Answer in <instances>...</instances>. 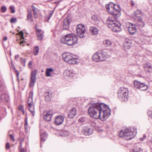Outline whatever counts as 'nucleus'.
Listing matches in <instances>:
<instances>
[{"mask_svg":"<svg viewBox=\"0 0 152 152\" xmlns=\"http://www.w3.org/2000/svg\"><path fill=\"white\" fill-rule=\"evenodd\" d=\"M88 111L91 117L99 118L102 121L106 120L109 117L110 113L107 105L103 103H98L92 102Z\"/></svg>","mask_w":152,"mask_h":152,"instance_id":"nucleus-1","label":"nucleus"},{"mask_svg":"<svg viewBox=\"0 0 152 152\" xmlns=\"http://www.w3.org/2000/svg\"><path fill=\"white\" fill-rule=\"evenodd\" d=\"M117 18L114 17H109L106 21L108 26L113 31L116 32H120L122 30L121 23L115 21Z\"/></svg>","mask_w":152,"mask_h":152,"instance_id":"nucleus-2","label":"nucleus"},{"mask_svg":"<svg viewBox=\"0 0 152 152\" xmlns=\"http://www.w3.org/2000/svg\"><path fill=\"white\" fill-rule=\"evenodd\" d=\"M107 11L112 15L113 17L118 18L120 16L119 6L111 2L105 6Z\"/></svg>","mask_w":152,"mask_h":152,"instance_id":"nucleus-3","label":"nucleus"},{"mask_svg":"<svg viewBox=\"0 0 152 152\" xmlns=\"http://www.w3.org/2000/svg\"><path fill=\"white\" fill-rule=\"evenodd\" d=\"M78 39L77 36L73 34H69L61 39L62 43L69 46H73L77 43Z\"/></svg>","mask_w":152,"mask_h":152,"instance_id":"nucleus-4","label":"nucleus"},{"mask_svg":"<svg viewBox=\"0 0 152 152\" xmlns=\"http://www.w3.org/2000/svg\"><path fill=\"white\" fill-rule=\"evenodd\" d=\"M136 134V132L134 129H126L124 131H121L119 134L120 137H123L127 140L133 138Z\"/></svg>","mask_w":152,"mask_h":152,"instance_id":"nucleus-5","label":"nucleus"},{"mask_svg":"<svg viewBox=\"0 0 152 152\" xmlns=\"http://www.w3.org/2000/svg\"><path fill=\"white\" fill-rule=\"evenodd\" d=\"M118 96L121 101H126L128 98V89L124 88H120L118 92Z\"/></svg>","mask_w":152,"mask_h":152,"instance_id":"nucleus-6","label":"nucleus"},{"mask_svg":"<svg viewBox=\"0 0 152 152\" xmlns=\"http://www.w3.org/2000/svg\"><path fill=\"white\" fill-rule=\"evenodd\" d=\"M77 34L80 38H83L84 37V34L86 31L85 27L82 24H78L76 28Z\"/></svg>","mask_w":152,"mask_h":152,"instance_id":"nucleus-7","label":"nucleus"},{"mask_svg":"<svg viewBox=\"0 0 152 152\" xmlns=\"http://www.w3.org/2000/svg\"><path fill=\"white\" fill-rule=\"evenodd\" d=\"M32 100V96L29 97L28 100V108L33 116L35 115L34 107Z\"/></svg>","mask_w":152,"mask_h":152,"instance_id":"nucleus-8","label":"nucleus"},{"mask_svg":"<svg viewBox=\"0 0 152 152\" xmlns=\"http://www.w3.org/2000/svg\"><path fill=\"white\" fill-rule=\"evenodd\" d=\"M134 86L136 88L141 91H145L148 88V86L144 83L135 81L134 82Z\"/></svg>","mask_w":152,"mask_h":152,"instance_id":"nucleus-9","label":"nucleus"},{"mask_svg":"<svg viewBox=\"0 0 152 152\" xmlns=\"http://www.w3.org/2000/svg\"><path fill=\"white\" fill-rule=\"evenodd\" d=\"M37 74V71L36 70H35L31 72L29 83V86L30 87H33L36 82Z\"/></svg>","mask_w":152,"mask_h":152,"instance_id":"nucleus-10","label":"nucleus"},{"mask_svg":"<svg viewBox=\"0 0 152 152\" xmlns=\"http://www.w3.org/2000/svg\"><path fill=\"white\" fill-rule=\"evenodd\" d=\"M72 21V19L69 17H67L65 19L63 22V29L68 30L69 28L70 23Z\"/></svg>","mask_w":152,"mask_h":152,"instance_id":"nucleus-11","label":"nucleus"},{"mask_svg":"<svg viewBox=\"0 0 152 152\" xmlns=\"http://www.w3.org/2000/svg\"><path fill=\"white\" fill-rule=\"evenodd\" d=\"M8 99V95L4 94L2 86H0V100L1 99L5 101H7Z\"/></svg>","mask_w":152,"mask_h":152,"instance_id":"nucleus-12","label":"nucleus"},{"mask_svg":"<svg viewBox=\"0 0 152 152\" xmlns=\"http://www.w3.org/2000/svg\"><path fill=\"white\" fill-rule=\"evenodd\" d=\"M64 120V117L61 115L56 116L55 118V123L57 125H59L62 124Z\"/></svg>","mask_w":152,"mask_h":152,"instance_id":"nucleus-13","label":"nucleus"},{"mask_svg":"<svg viewBox=\"0 0 152 152\" xmlns=\"http://www.w3.org/2000/svg\"><path fill=\"white\" fill-rule=\"evenodd\" d=\"M64 61L66 63L70 64H73L77 63V58H63Z\"/></svg>","mask_w":152,"mask_h":152,"instance_id":"nucleus-14","label":"nucleus"},{"mask_svg":"<svg viewBox=\"0 0 152 152\" xmlns=\"http://www.w3.org/2000/svg\"><path fill=\"white\" fill-rule=\"evenodd\" d=\"M128 31L131 34H134L136 31L135 26L133 24L130 23L128 27Z\"/></svg>","mask_w":152,"mask_h":152,"instance_id":"nucleus-15","label":"nucleus"},{"mask_svg":"<svg viewBox=\"0 0 152 152\" xmlns=\"http://www.w3.org/2000/svg\"><path fill=\"white\" fill-rule=\"evenodd\" d=\"M53 113V111L51 110L48 111L44 116V119L48 121H50Z\"/></svg>","mask_w":152,"mask_h":152,"instance_id":"nucleus-16","label":"nucleus"},{"mask_svg":"<svg viewBox=\"0 0 152 152\" xmlns=\"http://www.w3.org/2000/svg\"><path fill=\"white\" fill-rule=\"evenodd\" d=\"M36 34L37 38L39 40H42L43 39L44 36V32L41 30L37 29L36 30Z\"/></svg>","mask_w":152,"mask_h":152,"instance_id":"nucleus-17","label":"nucleus"},{"mask_svg":"<svg viewBox=\"0 0 152 152\" xmlns=\"http://www.w3.org/2000/svg\"><path fill=\"white\" fill-rule=\"evenodd\" d=\"M76 114V110L75 108H72L69 111L68 117L71 118H73Z\"/></svg>","mask_w":152,"mask_h":152,"instance_id":"nucleus-18","label":"nucleus"},{"mask_svg":"<svg viewBox=\"0 0 152 152\" xmlns=\"http://www.w3.org/2000/svg\"><path fill=\"white\" fill-rule=\"evenodd\" d=\"M47 134L45 132H43L42 130L40 131V136L41 139V143L42 142L45 140L47 137Z\"/></svg>","mask_w":152,"mask_h":152,"instance_id":"nucleus-19","label":"nucleus"},{"mask_svg":"<svg viewBox=\"0 0 152 152\" xmlns=\"http://www.w3.org/2000/svg\"><path fill=\"white\" fill-rule=\"evenodd\" d=\"M134 14L135 18L136 19H138L139 18H140L142 15V12L141 10H137L134 12Z\"/></svg>","mask_w":152,"mask_h":152,"instance_id":"nucleus-20","label":"nucleus"},{"mask_svg":"<svg viewBox=\"0 0 152 152\" xmlns=\"http://www.w3.org/2000/svg\"><path fill=\"white\" fill-rule=\"evenodd\" d=\"M52 94L49 92H46L45 93V100L46 101H50L52 97Z\"/></svg>","mask_w":152,"mask_h":152,"instance_id":"nucleus-21","label":"nucleus"},{"mask_svg":"<svg viewBox=\"0 0 152 152\" xmlns=\"http://www.w3.org/2000/svg\"><path fill=\"white\" fill-rule=\"evenodd\" d=\"M103 44L106 47H110L112 44V42L109 40H104L103 41Z\"/></svg>","mask_w":152,"mask_h":152,"instance_id":"nucleus-22","label":"nucleus"},{"mask_svg":"<svg viewBox=\"0 0 152 152\" xmlns=\"http://www.w3.org/2000/svg\"><path fill=\"white\" fill-rule=\"evenodd\" d=\"M131 44L128 41H126L124 42L123 48L125 50L129 49L130 48Z\"/></svg>","mask_w":152,"mask_h":152,"instance_id":"nucleus-23","label":"nucleus"},{"mask_svg":"<svg viewBox=\"0 0 152 152\" xmlns=\"http://www.w3.org/2000/svg\"><path fill=\"white\" fill-rule=\"evenodd\" d=\"M137 25L139 27V28H142L143 27L145 26L144 23L142 21L141 19H139L138 20V22L137 23Z\"/></svg>","mask_w":152,"mask_h":152,"instance_id":"nucleus-24","label":"nucleus"},{"mask_svg":"<svg viewBox=\"0 0 152 152\" xmlns=\"http://www.w3.org/2000/svg\"><path fill=\"white\" fill-rule=\"evenodd\" d=\"M90 30L92 34H96L98 32V29L95 27H91L90 28Z\"/></svg>","mask_w":152,"mask_h":152,"instance_id":"nucleus-25","label":"nucleus"},{"mask_svg":"<svg viewBox=\"0 0 152 152\" xmlns=\"http://www.w3.org/2000/svg\"><path fill=\"white\" fill-rule=\"evenodd\" d=\"M92 20L94 23L95 24H97L99 22V20L97 16L96 15H93L91 18Z\"/></svg>","mask_w":152,"mask_h":152,"instance_id":"nucleus-26","label":"nucleus"},{"mask_svg":"<svg viewBox=\"0 0 152 152\" xmlns=\"http://www.w3.org/2000/svg\"><path fill=\"white\" fill-rule=\"evenodd\" d=\"M53 69L52 68H47L46 71V76L47 77L52 76V75L50 73L51 72H53Z\"/></svg>","mask_w":152,"mask_h":152,"instance_id":"nucleus-27","label":"nucleus"},{"mask_svg":"<svg viewBox=\"0 0 152 152\" xmlns=\"http://www.w3.org/2000/svg\"><path fill=\"white\" fill-rule=\"evenodd\" d=\"M92 58L94 61L96 62L102 61L106 59V58Z\"/></svg>","mask_w":152,"mask_h":152,"instance_id":"nucleus-28","label":"nucleus"},{"mask_svg":"<svg viewBox=\"0 0 152 152\" xmlns=\"http://www.w3.org/2000/svg\"><path fill=\"white\" fill-rule=\"evenodd\" d=\"M101 56L102 57H105V55L103 54L102 53H99L98 52H97L94 54L92 57H101Z\"/></svg>","mask_w":152,"mask_h":152,"instance_id":"nucleus-29","label":"nucleus"},{"mask_svg":"<svg viewBox=\"0 0 152 152\" xmlns=\"http://www.w3.org/2000/svg\"><path fill=\"white\" fill-rule=\"evenodd\" d=\"M79 121L83 123H88L89 121L87 118L83 117L79 119Z\"/></svg>","mask_w":152,"mask_h":152,"instance_id":"nucleus-30","label":"nucleus"},{"mask_svg":"<svg viewBox=\"0 0 152 152\" xmlns=\"http://www.w3.org/2000/svg\"><path fill=\"white\" fill-rule=\"evenodd\" d=\"M72 72V71L71 70H67L64 71V75L65 76L70 77L71 75L69 74V72Z\"/></svg>","mask_w":152,"mask_h":152,"instance_id":"nucleus-31","label":"nucleus"},{"mask_svg":"<svg viewBox=\"0 0 152 152\" xmlns=\"http://www.w3.org/2000/svg\"><path fill=\"white\" fill-rule=\"evenodd\" d=\"M132 152H143L142 149L139 147H136L134 148Z\"/></svg>","mask_w":152,"mask_h":152,"instance_id":"nucleus-32","label":"nucleus"},{"mask_svg":"<svg viewBox=\"0 0 152 152\" xmlns=\"http://www.w3.org/2000/svg\"><path fill=\"white\" fill-rule=\"evenodd\" d=\"M32 16L31 12H29L27 15V20H31V22H33V19L32 18Z\"/></svg>","mask_w":152,"mask_h":152,"instance_id":"nucleus-33","label":"nucleus"},{"mask_svg":"<svg viewBox=\"0 0 152 152\" xmlns=\"http://www.w3.org/2000/svg\"><path fill=\"white\" fill-rule=\"evenodd\" d=\"M39 51V48L38 47L36 46L34 49V54L35 55H36L38 53Z\"/></svg>","mask_w":152,"mask_h":152,"instance_id":"nucleus-34","label":"nucleus"},{"mask_svg":"<svg viewBox=\"0 0 152 152\" xmlns=\"http://www.w3.org/2000/svg\"><path fill=\"white\" fill-rule=\"evenodd\" d=\"M18 109L19 110L22 111L23 114L24 115L25 113V112L24 110V108L23 107L22 105H20L18 107Z\"/></svg>","mask_w":152,"mask_h":152,"instance_id":"nucleus-35","label":"nucleus"},{"mask_svg":"<svg viewBox=\"0 0 152 152\" xmlns=\"http://www.w3.org/2000/svg\"><path fill=\"white\" fill-rule=\"evenodd\" d=\"M10 8L11 10V12L14 13L15 12V10L14 9L15 8L14 6H10Z\"/></svg>","mask_w":152,"mask_h":152,"instance_id":"nucleus-36","label":"nucleus"},{"mask_svg":"<svg viewBox=\"0 0 152 152\" xmlns=\"http://www.w3.org/2000/svg\"><path fill=\"white\" fill-rule=\"evenodd\" d=\"M1 10L2 12H4L6 11L7 8L5 6H3L1 7Z\"/></svg>","mask_w":152,"mask_h":152,"instance_id":"nucleus-37","label":"nucleus"},{"mask_svg":"<svg viewBox=\"0 0 152 152\" xmlns=\"http://www.w3.org/2000/svg\"><path fill=\"white\" fill-rule=\"evenodd\" d=\"M17 21V20L16 18H12L10 20V22L12 23H15Z\"/></svg>","mask_w":152,"mask_h":152,"instance_id":"nucleus-38","label":"nucleus"},{"mask_svg":"<svg viewBox=\"0 0 152 152\" xmlns=\"http://www.w3.org/2000/svg\"><path fill=\"white\" fill-rule=\"evenodd\" d=\"M53 10L50 11L49 13V16L48 17V20H49L50 19V18L51 17L52 15H53Z\"/></svg>","mask_w":152,"mask_h":152,"instance_id":"nucleus-39","label":"nucleus"},{"mask_svg":"<svg viewBox=\"0 0 152 152\" xmlns=\"http://www.w3.org/2000/svg\"><path fill=\"white\" fill-rule=\"evenodd\" d=\"M148 115L151 117L152 118V111L149 110L148 111Z\"/></svg>","mask_w":152,"mask_h":152,"instance_id":"nucleus-40","label":"nucleus"},{"mask_svg":"<svg viewBox=\"0 0 152 152\" xmlns=\"http://www.w3.org/2000/svg\"><path fill=\"white\" fill-rule=\"evenodd\" d=\"M10 138L11 140H12L13 142L15 141V139L13 136L12 134L10 135Z\"/></svg>","mask_w":152,"mask_h":152,"instance_id":"nucleus-41","label":"nucleus"},{"mask_svg":"<svg viewBox=\"0 0 152 152\" xmlns=\"http://www.w3.org/2000/svg\"><path fill=\"white\" fill-rule=\"evenodd\" d=\"M144 68H151L152 69V66H150V65H148V64H147L146 65V66H144Z\"/></svg>","mask_w":152,"mask_h":152,"instance_id":"nucleus-42","label":"nucleus"},{"mask_svg":"<svg viewBox=\"0 0 152 152\" xmlns=\"http://www.w3.org/2000/svg\"><path fill=\"white\" fill-rule=\"evenodd\" d=\"M10 145L9 142H7L6 144V149H9L10 148Z\"/></svg>","mask_w":152,"mask_h":152,"instance_id":"nucleus-43","label":"nucleus"},{"mask_svg":"<svg viewBox=\"0 0 152 152\" xmlns=\"http://www.w3.org/2000/svg\"><path fill=\"white\" fill-rule=\"evenodd\" d=\"M19 34L21 35V37L23 39H24V37H23V33L22 31H20L19 33Z\"/></svg>","mask_w":152,"mask_h":152,"instance_id":"nucleus-44","label":"nucleus"},{"mask_svg":"<svg viewBox=\"0 0 152 152\" xmlns=\"http://www.w3.org/2000/svg\"><path fill=\"white\" fill-rule=\"evenodd\" d=\"M60 136H61L63 137H65L66 136L65 134H64V133H61L59 134Z\"/></svg>","mask_w":152,"mask_h":152,"instance_id":"nucleus-45","label":"nucleus"},{"mask_svg":"<svg viewBox=\"0 0 152 152\" xmlns=\"http://www.w3.org/2000/svg\"><path fill=\"white\" fill-rule=\"evenodd\" d=\"M20 152H25V150L24 149L22 148H19Z\"/></svg>","mask_w":152,"mask_h":152,"instance_id":"nucleus-46","label":"nucleus"},{"mask_svg":"<svg viewBox=\"0 0 152 152\" xmlns=\"http://www.w3.org/2000/svg\"><path fill=\"white\" fill-rule=\"evenodd\" d=\"M31 7L32 8V10L34 11V12L36 11L37 9L33 5H32L31 6Z\"/></svg>","mask_w":152,"mask_h":152,"instance_id":"nucleus-47","label":"nucleus"},{"mask_svg":"<svg viewBox=\"0 0 152 152\" xmlns=\"http://www.w3.org/2000/svg\"><path fill=\"white\" fill-rule=\"evenodd\" d=\"M15 73H16V75H17V77L18 78V77H19V72H18V71H16V72H15Z\"/></svg>","mask_w":152,"mask_h":152,"instance_id":"nucleus-48","label":"nucleus"},{"mask_svg":"<svg viewBox=\"0 0 152 152\" xmlns=\"http://www.w3.org/2000/svg\"><path fill=\"white\" fill-rule=\"evenodd\" d=\"M131 6L132 7H133L134 5V3L133 2V1H131Z\"/></svg>","mask_w":152,"mask_h":152,"instance_id":"nucleus-49","label":"nucleus"},{"mask_svg":"<svg viewBox=\"0 0 152 152\" xmlns=\"http://www.w3.org/2000/svg\"><path fill=\"white\" fill-rule=\"evenodd\" d=\"M64 56V57H66L67 56L66 55V53H64L62 54V56Z\"/></svg>","mask_w":152,"mask_h":152,"instance_id":"nucleus-50","label":"nucleus"},{"mask_svg":"<svg viewBox=\"0 0 152 152\" xmlns=\"http://www.w3.org/2000/svg\"><path fill=\"white\" fill-rule=\"evenodd\" d=\"M32 64V61H30L29 62V63L28 64V65L29 66H30Z\"/></svg>","mask_w":152,"mask_h":152,"instance_id":"nucleus-51","label":"nucleus"},{"mask_svg":"<svg viewBox=\"0 0 152 152\" xmlns=\"http://www.w3.org/2000/svg\"><path fill=\"white\" fill-rule=\"evenodd\" d=\"M22 142H20V145L19 146V148H22Z\"/></svg>","mask_w":152,"mask_h":152,"instance_id":"nucleus-52","label":"nucleus"},{"mask_svg":"<svg viewBox=\"0 0 152 152\" xmlns=\"http://www.w3.org/2000/svg\"><path fill=\"white\" fill-rule=\"evenodd\" d=\"M91 129L90 128H88V130H87V129H86V132H87L88 133H89L90 130Z\"/></svg>","mask_w":152,"mask_h":152,"instance_id":"nucleus-53","label":"nucleus"},{"mask_svg":"<svg viewBox=\"0 0 152 152\" xmlns=\"http://www.w3.org/2000/svg\"><path fill=\"white\" fill-rule=\"evenodd\" d=\"M24 141V138H22V139H21L20 140V142H22Z\"/></svg>","mask_w":152,"mask_h":152,"instance_id":"nucleus-54","label":"nucleus"},{"mask_svg":"<svg viewBox=\"0 0 152 152\" xmlns=\"http://www.w3.org/2000/svg\"><path fill=\"white\" fill-rule=\"evenodd\" d=\"M27 127H28V126L26 125V124H25V127L26 131V129H27Z\"/></svg>","mask_w":152,"mask_h":152,"instance_id":"nucleus-55","label":"nucleus"},{"mask_svg":"<svg viewBox=\"0 0 152 152\" xmlns=\"http://www.w3.org/2000/svg\"><path fill=\"white\" fill-rule=\"evenodd\" d=\"M7 37H4V40L6 41L7 40Z\"/></svg>","mask_w":152,"mask_h":152,"instance_id":"nucleus-56","label":"nucleus"},{"mask_svg":"<svg viewBox=\"0 0 152 152\" xmlns=\"http://www.w3.org/2000/svg\"><path fill=\"white\" fill-rule=\"evenodd\" d=\"M144 139H143V137L142 138H141L140 139V141H143V140H144Z\"/></svg>","mask_w":152,"mask_h":152,"instance_id":"nucleus-57","label":"nucleus"},{"mask_svg":"<svg viewBox=\"0 0 152 152\" xmlns=\"http://www.w3.org/2000/svg\"><path fill=\"white\" fill-rule=\"evenodd\" d=\"M34 15V17L35 18H37V17H38L37 14H36V15Z\"/></svg>","mask_w":152,"mask_h":152,"instance_id":"nucleus-58","label":"nucleus"},{"mask_svg":"<svg viewBox=\"0 0 152 152\" xmlns=\"http://www.w3.org/2000/svg\"><path fill=\"white\" fill-rule=\"evenodd\" d=\"M36 14H37V12H36V11L34 12V15H36Z\"/></svg>","mask_w":152,"mask_h":152,"instance_id":"nucleus-59","label":"nucleus"},{"mask_svg":"<svg viewBox=\"0 0 152 152\" xmlns=\"http://www.w3.org/2000/svg\"><path fill=\"white\" fill-rule=\"evenodd\" d=\"M146 137L145 136V135H144L143 136V138L144 139H145Z\"/></svg>","mask_w":152,"mask_h":152,"instance_id":"nucleus-60","label":"nucleus"},{"mask_svg":"<svg viewBox=\"0 0 152 152\" xmlns=\"http://www.w3.org/2000/svg\"><path fill=\"white\" fill-rule=\"evenodd\" d=\"M24 42L23 41H22L20 42V44H22Z\"/></svg>","mask_w":152,"mask_h":152,"instance_id":"nucleus-61","label":"nucleus"},{"mask_svg":"<svg viewBox=\"0 0 152 152\" xmlns=\"http://www.w3.org/2000/svg\"><path fill=\"white\" fill-rule=\"evenodd\" d=\"M73 72L72 73H71L69 72V74L71 75V76L72 75V74Z\"/></svg>","mask_w":152,"mask_h":152,"instance_id":"nucleus-62","label":"nucleus"},{"mask_svg":"<svg viewBox=\"0 0 152 152\" xmlns=\"http://www.w3.org/2000/svg\"><path fill=\"white\" fill-rule=\"evenodd\" d=\"M25 124H26V125H27V121H26L25 123Z\"/></svg>","mask_w":152,"mask_h":152,"instance_id":"nucleus-63","label":"nucleus"},{"mask_svg":"<svg viewBox=\"0 0 152 152\" xmlns=\"http://www.w3.org/2000/svg\"><path fill=\"white\" fill-rule=\"evenodd\" d=\"M66 134H67V135H68V133H66Z\"/></svg>","mask_w":152,"mask_h":152,"instance_id":"nucleus-64","label":"nucleus"}]
</instances>
